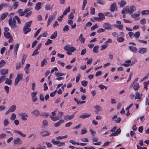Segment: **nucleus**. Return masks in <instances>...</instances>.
Instances as JSON below:
<instances>
[{
	"label": "nucleus",
	"mask_w": 149,
	"mask_h": 149,
	"mask_svg": "<svg viewBox=\"0 0 149 149\" xmlns=\"http://www.w3.org/2000/svg\"><path fill=\"white\" fill-rule=\"evenodd\" d=\"M8 23L12 29H14L17 27L16 25V21L14 18L12 19V17H10L8 20Z\"/></svg>",
	"instance_id": "nucleus-1"
},
{
	"label": "nucleus",
	"mask_w": 149,
	"mask_h": 149,
	"mask_svg": "<svg viewBox=\"0 0 149 149\" xmlns=\"http://www.w3.org/2000/svg\"><path fill=\"white\" fill-rule=\"evenodd\" d=\"M137 62V60L136 59H134V61L132 62L130 60H127L125 61V63L122 64V65L126 67H127L132 65L136 63Z\"/></svg>",
	"instance_id": "nucleus-2"
},
{
	"label": "nucleus",
	"mask_w": 149,
	"mask_h": 149,
	"mask_svg": "<svg viewBox=\"0 0 149 149\" xmlns=\"http://www.w3.org/2000/svg\"><path fill=\"white\" fill-rule=\"evenodd\" d=\"M64 49L68 52H73L75 51L76 48L73 47L66 45L64 47Z\"/></svg>",
	"instance_id": "nucleus-3"
},
{
	"label": "nucleus",
	"mask_w": 149,
	"mask_h": 149,
	"mask_svg": "<svg viewBox=\"0 0 149 149\" xmlns=\"http://www.w3.org/2000/svg\"><path fill=\"white\" fill-rule=\"evenodd\" d=\"M13 142L14 145L15 146L21 145L22 143V141H21L20 139L19 138L15 139L13 140Z\"/></svg>",
	"instance_id": "nucleus-4"
},
{
	"label": "nucleus",
	"mask_w": 149,
	"mask_h": 149,
	"mask_svg": "<svg viewBox=\"0 0 149 149\" xmlns=\"http://www.w3.org/2000/svg\"><path fill=\"white\" fill-rule=\"evenodd\" d=\"M55 16L54 15H51L49 16L47 23V26H48L51 24L52 20L55 19Z\"/></svg>",
	"instance_id": "nucleus-5"
},
{
	"label": "nucleus",
	"mask_w": 149,
	"mask_h": 149,
	"mask_svg": "<svg viewBox=\"0 0 149 149\" xmlns=\"http://www.w3.org/2000/svg\"><path fill=\"white\" fill-rule=\"evenodd\" d=\"M148 51V50L147 48L144 47H141L139 49V50L138 52L141 54H145Z\"/></svg>",
	"instance_id": "nucleus-6"
},
{
	"label": "nucleus",
	"mask_w": 149,
	"mask_h": 149,
	"mask_svg": "<svg viewBox=\"0 0 149 149\" xmlns=\"http://www.w3.org/2000/svg\"><path fill=\"white\" fill-rule=\"evenodd\" d=\"M116 9L117 10V8L116 7V4L115 3H113L111 5L110 10L111 12H113Z\"/></svg>",
	"instance_id": "nucleus-7"
},
{
	"label": "nucleus",
	"mask_w": 149,
	"mask_h": 149,
	"mask_svg": "<svg viewBox=\"0 0 149 149\" xmlns=\"http://www.w3.org/2000/svg\"><path fill=\"white\" fill-rule=\"evenodd\" d=\"M129 6H127L125 8L123 9L121 13L123 14H127V13L129 14Z\"/></svg>",
	"instance_id": "nucleus-8"
},
{
	"label": "nucleus",
	"mask_w": 149,
	"mask_h": 149,
	"mask_svg": "<svg viewBox=\"0 0 149 149\" xmlns=\"http://www.w3.org/2000/svg\"><path fill=\"white\" fill-rule=\"evenodd\" d=\"M40 134L42 136H45L50 135V133L49 132L44 130L40 132Z\"/></svg>",
	"instance_id": "nucleus-9"
},
{
	"label": "nucleus",
	"mask_w": 149,
	"mask_h": 149,
	"mask_svg": "<svg viewBox=\"0 0 149 149\" xmlns=\"http://www.w3.org/2000/svg\"><path fill=\"white\" fill-rule=\"evenodd\" d=\"M8 69H2L0 70V73L2 75L6 76L8 73Z\"/></svg>",
	"instance_id": "nucleus-10"
},
{
	"label": "nucleus",
	"mask_w": 149,
	"mask_h": 149,
	"mask_svg": "<svg viewBox=\"0 0 149 149\" xmlns=\"http://www.w3.org/2000/svg\"><path fill=\"white\" fill-rule=\"evenodd\" d=\"M19 115L21 117L22 119L24 120H27L26 117H28L27 114L25 113H22L19 114Z\"/></svg>",
	"instance_id": "nucleus-11"
},
{
	"label": "nucleus",
	"mask_w": 149,
	"mask_h": 149,
	"mask_svg": "<svg viewBox=\"0 0 149 149\" xmlns=\"http://www.w3.org/2000/svg\"><path fill=\"white\" fill-rule=\"evenodd\" d=\"M103 27L106 29H111V27L110 24L108 22L104 23L103 24Z\"/></svg>",
	"instance_id": "nucleus-12"
},
{
	"label": "nucleus",
	"mask_w": 149,
	"mask_h": 149,
	"mask_svg": "<svg viewBox=\"0 0 149 149\" xmlns=\"http://www.w3.org/2000/svg\"><path fill=\"white\" fill-rule=\"evenodd\" d=\"M70 10V7H68V8L66 9L65 11L63 12V14L60 16L61 18L64 17V15H67V13L69 12Z\"/></svg>",
	"instance_id": "nucleus-13"
},
{
	"label": "nucleus",
	"mask_w": 149,
	"mask_h": 149,
	"mask_svg": "<svg viewBox=\"0 0 149 149\" xmlns=\"http://www.w3.org/2000/svg\"><path fill=\"white\" fill-rule=\"evenodd\" d=\"M42 3L41 2L37 3L35 7V9L36 10H39L41 8V5Z\"/></svg>",
	"instance_id": "nucleus-14"
},
{
	"label": "nucleus",
	"mask_w": 149,
	"mask_h": 149,
	"mask_svg": "<svg viewBox=\"0 0 149 149\" xmlns=\"http://www.w3.org/2000/svg\"><path fill=\"white\" fill-rule=\"evenodd\" d=\"M31 113L36 117H38L40 114V112L37 109L33 110Z\"/></svg>",
	"instance_id": "nucleus-15"
},
{
	"label": "nucleus",
	"mask_w": 149,
	"mask_h": 149,
	"mask_svg": "<svg viewBox=\"0 0 149 149\" xmlns=\"http://www.w3.org/2000/svg\"><path fill=\"white\" fill-rule=\"evenodd\" d=\"M23 30L24 33L25 34H26L28 32L31 31V29L29 28V27L24 26L23 28Z\"/></svg>",
	"instance_id": "nucleus-16"
},
{
	"label": "nucleus",
	"mask_w": 149,
	"mask_h": 149,
	"mask_svg": "<svg viewBox=\"0 0 149 149\" xmlns=\"http://www.w3.org/2000/svg\"><path fill=\"white\" fill-rule=\"evenodd\" d=\"M129 48L130 50L134 53H136L137 52V49L135 47L132 46H129Z\"/></svg>",
	"instance_id": "nucleus-17"
},
{
	"label": "nucleus",
	"mask_w": 149,
	"mask_h": 149,
	"mask_svg": "<svg viewBox=\"0 0 149 149\" xmlns=\"http://www.w3.org/2000/svg\"><path fill=\"white\" fill-rule=\"evenodd\" d=\"M129 14H131L136 10L135 7L134 6H131L129 7Z\"/></svg>",
	"instance_id": "nucleus-18"
},
{
	"label": "nucleus",
	"mask_w": 149,
	"mask_h": 149,
	"mask_svg": "<svg viewBox=\"0 0 149 149\" xmlns=\"http://www.w3.org/2000/svg\"><path fill=\"white\" fill-rule=\"evenodd\" d=\"M64 122V120H63L62 119L59 120L57 123L54 124V126L55 127H57L59 126L60 125L63 123Z\"/></svg>",
	"instance_id": "nucleus-19"
},
{
	"label": "nucleus",
	"mask_w": 149,
	"mask_h": 149,
	"mask_svg": "<svg viewBox=\"0 0 149 149\" xmlns=\"http://www.w3.org/2000/svg\"><path fill=\"white\" fill-rule=\"evenodd\" d=\"M91 115L89 113H84L79 116V117L82 118H85L89 117Z\"/></svg>",
	"instance_id": "nucleus-20"
},
{
	"label": "nucleus",
	"mask_w": 149,
	"mask_h": 149,
	"mask_svg": "<svg viewBox=\"0 0 149 149\" xmlns=\"http://www.w3.org/2000/svg\"><path fill=\"white\" fill-rule=\"evenodd\" d=\"M74 116V114H73L71 116L65 115L64 116V118L65 120H71L72 119Z\"/></svg>",
	"instance_id": "nucleus-21"
},
{
	"label": "nucleus",
	"mask_w": 149,
	"mask_h": 149,
	"mask_svg": "<svg viewBox=\"0 0 149 149\" xmlns=\"http://www.w3.org/2000/svg\"><path fill=\"white\" fill-rule=\"evenodd\" d=\"M79 39L81 43H84L85 41V39L83 37L82 34H81L79 37Z\"/></svg>",
	"instance_id": "nucleus-22"
},
{
	"label": "nucleus",
	"mask_w": 149,
	"mask_h": 149,
	"mask_svg": "<svg viewBox=\"0 0 149 149\" xmlns=\"http://www.w3.org/2000/svg\"><path fill=\"white\" fill-rule=\"evenodd\" d=\"M14 132L16 133L17 134H19L20 135L22 136L23 137H25L26 136L25 134L22 133L19 131L15 130H14Z\"/></svg>",
	"instance_id": "nucleus-23"
},
{
	"label": "nucleus",
	"mask_w": 149,
	"mask_h": 149,
	"mask_svg": "<svg viewBox=\"0 0 149 149\" xmlns=\"http://www.w3.org/2000/svg\"><path fill=\"white\" fill-rule=\"evenodd\" d=\"M16 109V106L14 105H13L9 109V111H10V112H13Z\"/></svg>",
	"instance_id": "nucleus-24"
},
{
	"label": "nucleus",
	"mask_w": 149,
	"mask_h": 149,
	"mask_svg": "<svg viewBox=\"0 0 149 149\" xmlns=\"http://www.w3.org/2000/svg\"><path fill=\"white\" fill-rule=\"evenodd\" d=\"M141 97L140 96V93L138 91L136 92L135 96L134 97V99L136 100L137 99H141Z\"/></svg>",
	"instance_id": "nucleus-25"
},
{
	"label": "nucleus",
	"mask_w": 149,
	"mask_h": 149,
	"mask_svg": "<svg viewBox=\"0 0 149 149\" xmlns=\"http://www.w3.org/2000/svg\"><path fill=\"white\" fill-rule=\"evenodd\" d=\"M99 48V46L98 45L95 46L93 49V52L95 53H97L98 52V50Z\"/></svg>",
	"instance_id": "nucleus-26"
},
{
	"label": "nucleus",
	"mask_w": 149,
	"mask_h": 149,
	"mask_svg": "<svg viewBox=\"0 0 149 149\" xmlns=\"http://www.w3.org/2000/svg\"><path fill=\"white\" fill-rule=\"evenodd\" d=\"M98 16L100 18L101 20L105 19L104 15L102 13H99L98 14Z\"/></svg>",
	"instance_id": "nucleus-27"
},
{
	"label": "nucleus",
	"mask_w": 149,
	"mask_h": 149,
	"mask_svg": "<svg viewBox=\"0 0 149 149\" xmlns=\"http://www.w3.org/2000/svg\"><path fill=\"white\" fill-rule=\"evenodd\" d=\"M51 142L54 144L58 145L60 143V141H55L54 139H52L51 140Z\"/></svg>",
	"instance_id": "nucleus-28"
},
{
	"label": "nucleus",
	"mask_w": 149,
	"mask_h": 149,
	"mask_svg": "<svg viewBox=\"0 0 149 149\" xmlns=\"http://www.w3.org/2000/svg\"><path fill=\"white\" fill-rule=\"evenodd\" d=\"M57 36V32L55 31L50 36L51 39H55Z\"/></svg>",
	"instance_id": "nucleus-29"
},
{
	"label": "nucleus",
	"mask_w": 149,
	"mask_h": 149,
	"mask_svg": "<svg viewBox=\"0 0 149 149\" xmlns=\"http://www.w3.org/2000/svg\"><path fill=\"white\" fill-rule=\"evenodd\" d=\"M126 4V2L124 0H121L120 1V7L123 8Z\"/></svg>",
	"instance_id": "nucleus-30"
},
{
	"label": "nucleus",
	"mask_w": 149,
	"mask_h": 149,
	"mask_svg": "<svg viewBox=\"0 0 149 149\" xmlns=\"http://www.w3.org/2000/svg\"><path fill=\"white\" fill-rule=\"evenodd\" d=\"M27 55H25V54H23L22 57V65H23V64L24 63L25 59L27 57Z\"/></svg>",
	"instance_id": "nucleus-31"
},
{
	"label": "nucleus",
	"mask_w": 149,
	"mask_h": 149,
	"mask_svg": "<svg viewBox=\"0 0 149 149\" xmlns=\"http://www.w3.org/2000/svg\"><path fill=\"white\" fill-rule=\"evenodd\" d=\"M4 35L7 38H9L11 37L10 33L9 32H4Z\"/></svg>",
	"instance_id": "nucleus-32"
},
{
	"label": "nucleus",
	"mask_w": 149,
	"mask_h": 149,
	"mask_svg": "<svg viewBox=\"0 0 149 149\" xmlns=\"http://www.w3.org/2000/svg\"><path fill=\"white\" fill-rule=\"evenodd\" d=\"M114 26L120 30H122L123 28V26L122 24H120V25L115 24L114 25Z\"/></svg>",
	"instance_id": "nucleus-33"
},
{
	"label": "nucleus",
	"mask_w": 149,
	"mask_h": 149,
	"mask_svg": "<svg viewBox=\"0 0 149 149\" xmlns=\"http://www.w3.org/2000/svg\"><path fill=\"white\" fill-rule=\"evenodd\" d=\"M8 14V13H7L2 14L1 16V20L4 19L7 17Z\"/></svg>",
	"instance_id": "nucleus-34"
},
{
	"label": "nucleus",
	"mask_w": 149,
	"mask_h": 149,
	"mask_svg": "<svg viewBox=\"0 0 149 149\" xmlns=\"http://www.w3.org/2000/svg\"><path fill=\"white\" fill-rule=\"evenodd\" d=\"M12 81L11 80L9 79L8 78H6V79L5 84L8 85H10L12 84Z\"/></svg>",
	"instance_id": "nucleus-35"
},
{
	"label": "nucleus",
	"mask_w": 149,
	"mask_h": 149,
	"mask_svg": "<svg viewBox=\"0 0 149 149\" xmlns=\"http://www.w3.org/2000/svg\"><path fill=\"white\" fill-rule=\"evenodd\" d=\"M47 59H44L42 61L41 65V67H43L45 64H46L47 63Z\"/></svg>",
	"instance_id": "nucleus-36"
},
{
	"label": "nucleus",
	"mask_w": 149,
	"mask_h": 149,
	"mask_svg": "<svg viewBox=\"0 0 149 149\" xmlns=\"http://www.w3.org/2000/svg\"><path fill=\"white\" fill-rule=\"evenodd\" d=\"M139 87V84L138 83H137L134 85L133 88L135 91H137L138 90Z\"/></svg>",
	"instance_id": "nucleus-37"
},
{
	"label": "nucleus",
	"mask_w": 149,
	"mask_h": 149,
	"mask_svg": "<svg viewBox=\"0 0 149 149\" xmlns=\"http://www.w3.org/2000/svg\"><path fill=\"white\" fill-rule=\"evenodd\" d=\"M22 10L21 9H18V12H19V13L20 15L21 16H23L25 15V13H24V12L22 11Z\"/></svg>",
	"instance_id": "nucleus-38"
},
{
	"label": "nucleus",
	"mask_w": 149,
	"mask_h": 149,
	"mask_svg": "<svg viewBox=\"0 0 149 149\" xmlns=\"http://www.w3.org/2000/svg\"><path fill=\"white\" fill-rule=\"evenodd\" d=\"M50 117L51 118L52 120L53 121L58 120L59 119V118L57 116L56 117H54L52 116V115H50Z\"/></svg>",
	"instance_id": "nucleus-39"
},
{
	"label": "nucleus",
	"mask_w": 149,
	"mask_h": 149,
	"mask_svg": "<svg viewBox=\"0 0 149 149\" xmlns=\"http://www.w3.org/2000/svg\"><path fill=\"white\" fill-rule=\"evenodd\" d=\"M18 4L19 3L17 1H15L13 2V6L14 7V9H16L17 8L18 6Z\"/></svg>",
	"instance_id": "nucleus-40"
},
{
	"label": "nucleus",
	"mask_w": 149,
	"mask_h": 149,
	"mask_svg": "<svg viewBox=\"0 0 149 149\" xmlns=\"http://www.w3.org/2000/svg\"><path fill=\"white\" fill-rule=\"evenodd\" d=\"M141 13L142 15H148L149 14V10H143L141 11Z\"/></svg>",
	"instance_id": "nucleus-41"
},
{
	"label": "nucleus",
	"mask_w": 149,
	"mask_h": 149,
	"mask_svg": "<svg viewBox=\"0 0 149 149\" xmlns=\"http://www.w3.org/2000/svg\"><path fill=\"white\" fill-rule=\"evenodd\" d=\"M32 22V21H30L28 22H27L25 23L24 26L28 27H30L31 26Z\"/></svg>",
	"instance_id": "nucleus-42"
},
{
	"label": "nucleus",
	"mask_w": 149,
	"mask_h": 149,
	"mask_svg": "<svg viewBox=\"0 0 149 149\" xmlns=\"http://www.w3.org/2000/svg\"><path fill=\"white\" fill-rule=\"evenodd\" d=\"M138 14L134 13L131 16L133 18H134L139 16L140 15V12H138Z\"/></svg>",
	"instance_id": "nucleus-43"
},
{
	"label": "nucleus",
	"mask_w": 149,
	"mask_h": 149,
	"mask_svg": "<svg viewBox=\"0 0 149 149\" xmlns=\"http://www.w3.org/2000/svg\"><path fill=\"white\" fill-rule=\"evenodd\" d=\"M55 74L57 77H61L63 75L65 74L64 73H60L59 72H55Z\"/></svg>",
	"instance_id": "nucleus-44"
},
{
	"label": "nucleus",
	"mask_w": 149,
	"mask_h": 149,
	"mask_svg": "<svg viewBox=\"0 0 149 149\" xmlns=\"http://www.w3.org/2000/svg\"><path fill=\"white\" fill-rule=\"evenodd\" d=\"M53 6H52L47 4L46 5L45 8V9L47 10H50V9H52L53 7Z\"/></svg>",
	"instance_id": "nucleus-45"
},
{
	"label": "nucleus",
	"mask_w": 149,
	"mask_h": 149,
	"mask_svg": "<svg viewBox=\"0 0 149 149\" xmlns=\"http://www.w3.org/2000/svg\"><path fill=\"white\" fill-rule=\"evenodd\" d=\"M4 89L7 94H8L9 91V87L7 86H5L4 87Z\"/></svg>",
	"instance_id": "nucleus-46"
},
{
	"label": "nucleus",
	"mask_w": 149,
	"mask_h": 149,
	"mask_svg": "<svg viewBox=\"0 0 149 149\" xmlns=\"http://www.w3.org/2000/svg\"><path fill=\"white\" fill-rule=\"evenodd\" d=\"M140 35V32L139 31H137L136 32L134 35V37L135 38H137L139 37Z\"/></svg>",
	"instance_id": "nucleus-47"
},
{
	"label": "nucleus",
	"mask_w": 149,
	"mask_h": 149,
	"mask_svg": "<svg viewBox=\"0 0 149 149\" xmlns=\"http://www.w3.org/2000/svg\"><path fill=\"white\" fill-rule=\"evenodd\" d=\"M87 0H84L82 5V10H84L85 8V7L87 4Z\"/></svg>",
	"instance_id": "nucleus-48"
},
{
	"label": "nucleus",
	"mask_w": 149,
	"mask_h": 149,
	"mask_svg": "<svg viewBox=\"0 0 149 149\" xmlns=\"http://www.w3.org/2000/svg\"><path fill=\"white\" fill-rule=\"evenodd\" d=\"M9 123L7 119H5L4 121V125L5 126H7Z\"/></svg>",
	"instance_id": "nucleus-49"
},
{
	"label": "nucleus",
	"mask_w": 149,
	"mask_h": 149,
	"mask_svg": "<svg viewBox=\"0 0 149 149\" xmlns=\"http://www.w3.org/2000/svg\"><path fill=\"white\" fill-rule=\"evenodd\" d=\"M6 76L2 75L0 77V81L1 82H3L6 79Z\"/></svg>",
	"instance_id": "nucleus-50"
},
{
	"label": "nucleus",
	"mask_w": 149,
	"mask_h": 149,
	"mask_svg": "<svg viewBox=\"0 0 149 149\" xmlns=\"http://www.w3.org/2000/svg\"><path fill=\"white\" fill-rule=\"evenodd\" d=\"M41 29V28H40L36 31L34 34V38H35L37 37V36L39 34V33Z\"/></svg>",
	"instance_id": "nucleus-51"
},
{
	"label": "nucleus",
	"mask_w": 149,
	"mask_h": 149,
	"mask_svg": "<svg viewBox=\"0 0 149 149\" xmlns=\"http://www.w3.org/2000/svg\"><path fill=\"white\" fill-rule=\"evenodd\" d=\"M6 63V62L5 61L3 60H2L0 61V68L3 67Z\"/></svg>",
	"instance_id": "nucleus-52"
},
{
	"label": "nucleus",
	"mask_w": 149,
	"mask_h": 149,
	"mask_svg": "<svg viewBox=\"0 0 149 149\" xmlns=\"http://www.w3.org/2000/svg\"><path fill=\"white\" fill-rule=\"evenodd\" d=\"M16 118V115L15 113H12L11 114V116L10 118V119L11 120H14Z\"/></svg>",
	"instance_id": "nucleus-53"
},
{
	"label": "nucleus",
	"mask_w": 149,
	"mask_h": 149,
	"mask_svg": "<svg viewBox=\"0 0 149 149\" xmlns=\"http://www.w3.org/2000/svg\"><path fill=\"white\" fill-rule=\"evenodd\" d=\"M124 40V39L123 37H118L117 38V40L119 42H122Z\"/></svg>",
	"instance_id": "nucleus-54"
},
{
	"label": "nucleus",
	"mask_w": 149,
	"mask_h": 149,
	"mask_svg": "<svg viewBox=\"0 0 149 149\" xmlns=\"http://www.w3.org/2000/svg\"><path fill=\"white\" fill-rule=\"evenodd\" d=\"M68 137V136L67 135H65L63 136H58L56 137L57 140L63 138H66Z\"/></svg>",
	"instance_id": "nucleus-55"
},
{
	"label": "nucleus",
	"mask_w": 149,
	"mask_h": 149,
	"mask_svg": "<svg viewBox=\"0 0 149 149\" xmlns=\"http://www.w3.org/2000/svg\"><path fill=\"white\" fill-rule=\"evenodd\" d=\"M81 84H82V85L84 86V87H86L87 86V82L86 81H85V80H84V81H83L81 82Z\"/></svg>",
	"instance_id": "nucleus-56"
},
{
	"label": "nucleus",
	"mask_w": 149,
	"mask_h": 149,
	"mask_svg": "<svg viewBox=\"0 0 149 149\" xmlns=\"http://www.w3.org/2000/svg\"><path fill=\"white\" fill-rule=\"evenodd\" d=\"M97 3L101 5H104L105 4V2L103 1L102 0H97Z\"/></svg>",
	"instance_id": "nucleus-57"
},
{
	"label": "nucleus",
	"mask_w": 149,
	"mask_h": 149,
	"mask_svg": "<svg viewBox=\"0 0 149 149\" xmlns=\"http://www.w3.org/2000/svg\"><path fill=\"white\" fill-rule=\"evenodd\" d=\"M14 18H15V20H17V22L19 24H20V23H21V21H20V19L18 17H17V16H15L14 17Z\"/></svg>",
	"instance_id": "nucleus-58"
},
{
	"label": "nucleus",
	"mask_w": 149,
	"mask_h": 149,
	"mask_svg": "<svg viewBox=\"0 0 149 149\" xmlns=\"http://www.w3.org/2000/svg\"><path fill=\"white\" fill-rule=\"evenodd\" d=\"M33 136V139H35L36 137V134H34L33 133L31 134L28 137V138L29 139L31 137Z\"/></svg>",
	"instance_id": "nucleus-59"
},
{
	"label": "nucleus",
	"mask_w": 149,
	"mask_h": 149,
	"mask_svg": "<svg viewBox=\"0 0 149 149\" xmlns=\"http://www.w3.org/2000/svg\"><path fill=\"white\" fill-rule=\"evenodd\" d=\"M86 52V48L82 50L81 52V55H84Z\"/></svg>",
	"instance_id": "nucleus-60"
},
{
	"label": "nucleus",
	"mask_w": 149,
	"mask_h": 149,
	"mask_svg": "<svg viewBox=\"0 0 149 149\" xmlns=\"http://www.w3.org/2000/svg\"><path fill=\"white\" fill-rule=\"evenodd\" d=\"M22 67V65L20 63L16 64V69H18Z\"/></svg>",
	"instance_id": "nucleus-61"
},
{
	"label": "nucleus",
	"mask_w": 149,
	"mask_h": 149,
	"mask_svg": "<svg viewBox=\"0 0 149 149\" xmlns=\"http://www.w3.org/2000/svg\"><path fill=\"white\" fill-rule=\"evenodd\" d=\"M95 9L94 8L92 7L91 8V13H90L91 15H94L95 14Z\"/></svg>",
	"instance_id": "nucleus-62"
},
{
	"label": "nucleus",
	"mask_w": 149,
	"mask_h": 149,
	"mask_svg": "<svg viewBox=\"0 0 149 149\" xmlns=\"http://www.w3.org/2000/svg\"><path fill=\"white\" fill-rule=\"evenodd\" d=\"M69 26L68 25H66L64 27L63 31L64 32L68 31L69 30Z\"/></svg>",
	"instance_id": "nucleus-63"
},
{
	"label": "nucleus",
	"mask_w": 149,
	"mask_h": 149,
	"mask_svg": "<svg viewBox=\"0 0 149 149\" xmlns=\"http://www.w3.org/2000/svg\"><path fill=\"white\" fill-rule=\"evenodd\" d=\"M52 42L51 40L48 39L47 42L45 43V45H49L52 43Z\"/></svg>",
	"instance_id": "nucleus-64"
}]
</instances>
